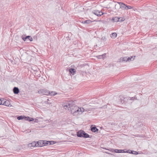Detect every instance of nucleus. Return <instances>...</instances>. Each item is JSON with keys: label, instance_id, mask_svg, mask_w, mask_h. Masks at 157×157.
Instances as JSON below:
<instances>
[{"label": "nucleus", "instance_id": "3", "mask_svg": "<svg viewBox=\"0 0 157 157\" xmlns=\"http://www.w3.org/2000/svg\"><path fill=\"white\" fill-rule=\"evenodd\" d=\"M74 102L73 101H70L68 102L67 103H64L63 104V106L65 109L69 110L73 107L74 105Z\"/></svg>", "mask_w": 157, "mask_h": 157}, {"label": "nucleus", "instance_id": "22", "mask_svg": "<svg viewBox=\"0 0 157 157\" xmlns=\"http://www.w3.org/2000/svg\"><path fill=\"white\" fill-rule=\"evenodd\" d=\"M89 136H89V135H88V134H87L85 132H84L83 134V136H82V137L85 138H89Z\"/></svg>", "mask_w": 157, "mask_h": 157}, {"label": "nucleus", "instance_id": "33", "mask_svg": "<svg viewBox=\"0 0 157 157\" xmlns=\"http://www.w3.org/2000/svg\"><path fill=\"white\" fill-rule=\"evenodd\" d=\"M45 103L46 104H49V103L48 102V101H45Z\"/></svg>", "mask_w": 157, "mask_h": 157}, {"label": "nucleus", "instance_id": "15", "mask_svg": "<svg viewBox=\"0 0 157 157\" xmlns=\"http://www.w3.org/2000/svg\"><path fill=\"white\" fill-rule=\"evenodd\" d=\"M117 35L116 33H113L110 35V36L112 38H115L117 37Z\"/></svg>", "mask_w": 157, "mask_h": 157}, {"label": "nucleus", "instance_id": "25", "mask_svg": "<svg viewBox=\"0 0 157 157\" xmlns=\"http://www.w3.org/2000/svg\"><path fill=\"white\" fill-rule=\"evenodd\" d=\"M25 117L24 116H21L17 117V119L18 120H21L23 119H24Z\"/></svg>", "mask_w": 157, "mask_h": 157}, {"label": "nucleus", "instance_id": "5", "mask_svg": "<svg viewBox=\"0 0 157 157\" xmlns=\"http://www.w3.org/2000/svg\"><path fill=\"white\" fill-rule=\"evenodd\" d=\"M21 37L25 41L29 40L30 41H33V38L30 36H28L25 37V36L22 35Z\"/></svg>", "mask_w": 157, "mask_h": 157}, {"label": "nucleus", "instance_id": "4", "mask_svg": "<svg viewBox=\"0 0 157 157\" xmlns=\"http://www.w3.org/2000/svg\"><path fill=\"white\" fill-rule=\"evenodd\" d=\"M34 146L38 147H41L45 145L44 144V141L42 140L39 141L38 142H34Z\"/></svg>", "mask_w": 157, "mask_h": 157}, {"label": "nucleus", "instance_id": "21", "mask_svg": "<svg viewBox=\"0 0 157 157\" xmlns=\"http://www.w3.org/2000/svg\"><path fill=\"white\" fill-rule=\"evenodd\" d=\"M135 56H132L131 57H128V61H132L133 60L135 59Z\"/></svg>", "mask_w": 157, "mask_h": 157}, {"label": "nucleus", "instance_id": "34", "mask_svg": "<svg viewBox=\"0 0 157 157\" xmlns=\"http://www.w3.org/2000/svg\"><path fill=\"white\" fill-rule=\"evenodd\" d=\"M1 98L0 99V105H1Z\"/></svg>", "mask_w": 157, "mask_h": 157}, {"label": "nucleus", "instance_id": "12", "mask_svg": "<svg viewBox=\"0 0 157 157\" xmlns=\"http://www.w3.org/2000/svg\"><path fill=\"white\" fill-rule=\"evenodd\" d=\"M13 90L14 94H18L19 92V89L17 87H14L13 88Z\"/></svg>", "mask_w": 157, "mask_h": 157}, {"label": "nucleus", "instance_id": "11", "mask_svg": "<svg viewBox=\"0 0 157 157\" xmlns=\"http://www.w3.org/2000/svg\"><path fill=\"white\" fill-rule=\"evenodd\" d=\"M126 152L128 153L132 154L134 155H137L138 154V152L135 151H131L130 150H128Z\"/></svg>", "mask_w": 157, "mask_h": 157}, {"label": "nucleus", "instance_id": "31", "mask_svg": "<svg viewBox=\"0 0 157 157\" xmlns=\"http://www.w3.org/2000/svg\"><path fill=\"white\" fill-rule=\"evenodd\" d=\"M130 98V100H134L135 99V97H132V98Z\"/></svg>", "mask_w": 157, "mask_h": 157}, {"label": "nucleus", "instance_id": "24", "mask_svg": "<svg viewBox=\"0 0 157 157\" xmlns=\"http://www.w3.org/2000/svg\"><path fill=\"white\" fill-rule=\"evenodd\" d=\"M121 60L123 61H128V57H124V58H121Z\"/></svg>", "mask_w": 157, "mask_h": 157}, {"label": "nucleus", "instance_id": "8", "mask_svg": "<svg viewBox=\"0 0 157 157\" xmlns=\"http://www.w3.org/2000/svg\"><path fill=\"white\" fill-rule=\"evenodd\" d=\"M84 131L83 130H80L77 132V136L78 137H82Z\"/></svg>", "mask_w": 157, "mask_h": 157}, {"label": "nucleus", "instance_id": "32", "mask_svg": "<svg viewBox=\"0 0 157 157\" xmlns=\"http://www.w3.org/2000/svg\"><path fill=\"white\" fill-rule=\"evenodd\" d=\"M114 150L113 149H111L110 151L112 152H113L114 151Z\"/></svg>", "mask_w": 157, "mask_h": 157}, {"label": "nucleus", "instance_id": "26", "mask_svg": "<svg viewBox=\"0 0 157 157\" xmlns=\"http://www.w3.org/2000/svg\"><path fill=\"white\" fill-rule=\"evenodd\" d=\"M125 20V19L122 17H119V22H121L122 21H124Z\"/></svg>", "mask_w": 157, "mask_h": 157}, {"label": "nucleus", "instance_id": "17", "mask_svg": "<svg viewBox=\"0 0 157 157\" xmlns=\"http://www.w3.org/2000/svg\"><path fill=\"white\" fill-rule=\"evenodd\" d=\"M92 21L90 20H86L82 22V23L84 24H89Z\"/></svg>", "mask_w": 157, "mask_h": 157}, {"label": "nucleus", "instance_id": "19", "mask_svg": "<svg viewBox=\"0 0 157 157\" xmlns=\"http://www.w3.org/2000/svg\"><path fill=\"white\" fill-rule=\"evenodd\" d=\"M69 71L71 74L74 75L75 74V70L74 69L71 68L69 69Z\"/></svg>", "mask_w": 157, "mask_h": 157}, {"label": "nucleus", "instance_id": "30", "mask_svg": "<svg viewBox=\"0 0 157 157\" xmlns=\"http://www.w3.org/2000/svg\"><path fill=\"white\" fill-rule=\"evenodd\" d=\"M34 122H37L38 121V119H34Z\"/></svg>", "mask_w": 157, "mask_h": 157}, {"label": "nucleus", "instance_id": "10", "mask_svg": "<svg viewBox=\"0 0 157 157\" xmlns=\"http://www.w3.org/2000/svg\"><path fill=\"white\" fill-rule=\"evenodd\" d=\"M3 105L9 107H11L12 106L10 104V101L8 100L4 102V104Z\"/></svg>", "mask_w": 157, "mask_h": 157}, {"label": "nucleus", "instance_id": "1", "mask_svg": "<svg viewBox=\"0 0 157 157\" xmlns=\"http://www.w3.org/2000/svg\"><path fill=\"white\" fill-rule=\"evenodd\" d=\"M85 111H88L82 107L75 106L71 109V113L73 116H77L81 114Z\"/></svg>", "mask_w": 157, "mask_h": 157}, {"label": "nucleus", "instance_id": "20", "mask_svg": "<svg viewBox=\"0 0 157 157\" xmlns=\"http://www.w3.org/2000/svg\"><path fill=\"white\" fill-rule=\"evenodd\" d=\"M6 101V100L4 99L3 98H1V105H3L4 104V102Z\"/></svg>", "mask_w": 157, "mask_h": 157}, {"label": "nucleus", "instance_id": "29", "mask_svg": "<svg viewBox=\"0 0 157 157\" xmlns=\"http://www.w3.org/2000/svg\"><path fill=\"white\" fill-rule=\"evenodd\" d=\"M101 39H102V40H106V39L105 37L104 36L102 37V38H101Z\"/></svg>", "mask_w": 157, "mask_h": 157}, {"label": "nucleus", "instance_id": "18", "mask_svg": "<svg viewBox=\"0 0 157 157\" xmlns=\"http://www.w3.org/2000/svg\"><path fill=\"white\" fill-rule=\"evenodd\" d=\"M112 21H113V22H118L119 18L116 17H113L112 18Z\"/></svg>", "mask_w": 157, "mask_h": 157}, {"label": "nucleus", "instance_id": "7", "mask_svg": "<svg viewBox=\"0 0 157 157\" xmlns=\"http://www.w3.org/2000/svg\"><path fill=\"white\" fill-rule=\"evenodd\" d=\"M117 3L120 5V9L121 8L123 10L126 9L127 6L124 3L121 2H117Z\"/></svg>", "mask_w": 157, "mask_h": 157}, {"label": "nucleus", "instance_id": "23", "mask_svg": "<svg viewBox=\"0 0 157 157\" xmlns=\"http://www.w3.org/2000/svg\"><path fill=\"white\" fill-rule=\"evenodd\" d=\"M115 8L117 10H119L120 9V6L116 4L115 5Z\"/></svg>", "mask_w": 157, "mask_h": 157}, {"label": "nucleus", "instance_id": "6", "mask_svg": "<svg viewBox=\"0 0 157 157\" xmlns=\"http://www.w3.org/2000/svg\"><path fill=\"white\" fill-rule=\"evenodd\" d=\"M93 13L97 16H101L103 14V13L97 10H93Z\"/></svg>", "mask_w": 157, "mask_h": 157}, {"label": "nucleus", "instance_id": "16", "mask_svg": "<svg viewBox=\"0 0 157 157\" xmlns=\"http://www.w3.org/2000/svg\"><path fill=\"white\" fill-rule=\"evenodd\" d=\"M114 152L116 153H121L122 152H126L125 151H124V150H118L117 149L114 150Z\"/></svg>", "mask_w": 157, "mask_h": 157}, {"label": "nucleus", "instance_id": "14", "mask_svg": "<svg viewBox=\"0 0 157 157\" xmlns=\"http://www.w3.org/2000/svg\"><path fill=\"white\" fill-rule=\"evenodd\" d=\"M91 131L93 132H95L97 131L98 130V128H97L96 127H92V126H91Z\"/></svg>", "mask_w": 157, "mask_h": 157}, {"label": "nucleus", "instance_id": "27", "mask_svg": "<svg viewBox=\"0 0 157 157\" xmlns=\"http://www.w3.org/2000/svg\"><path fill=\"white\" fill-rule=\"evenodd\" d=\"M34 142H33L32 143L29 144V146L30 147H36V146H34Z\"/></svg>", "mask_w": 157, "mask_h": 157}, {"label": "nucleus", "instance_id": "28", "mask_svg": "<svg viewBox=\"0 0 157 157\" xmlns=\"http://www.w3.org/2000/svg\"><path fill=\"white\" fill-rule=\"evenodd\" d=\"M132 8V7L130 6H127L126 9V10L131 9Z\"/></svg>", "mask_w": 157, "mask_h": 157}, {"label": "nucleus", "instance_id": "2", "mask_svg": "<svg viewBox=\"0 0 157 157\" xmlns=\"http://www.w3.org/2000/svg\"><path fill=\"white\" fill-rule=\"evenodd\" d=\"M38 93L42 95H50L51 96H54L57 94V93L56 92L52 91L50 92L47 90L44 89H41L39 90L38 91Z\"/></svg>", "mask_w": 157, "mask_h": 157}, {"label": "nucleus", "instance_id": "13", "mask_svg": "<svg viewBox=\"0 0 157 157\" xmlns=\"http://www.w3.org/2000/svg\"><path fill=\"white\" fill-rule=\"evenodd\" d=\"M24 119L25 120L28 121H33L34 120V119L33 118H31L29 117H25Z\"/></svg>", "mask_w": 157, "mask_h": 157}, {"label": "nucleus", "instance_id": "35", "mask_svg": "<svg viewBox=\"0 0 157 157\" xmlns=\"http://www.w3.org/2000/svg\"><path fill=\"white\" fill-rule=\"evenodd\" d=\"M47 100H48V101H49V99H47Z\"/></svg>", "mask_w": 157, "mask_h": 157}, {"label": "nucleus", "instance_id": "9", "mask_svg": "<svg viewBox=\"0 0 157 157\" xmlns=\"http://www.w3.org/2000/svg\"><path fill=\"white\" fill-rule=\"evenodd\" d=\"M106 54L104 53L102 55L97 56H96L98 59H103L106 57Z\"/></svg>", "mask_w": 157, "mask_h": 157}]
</instances>
